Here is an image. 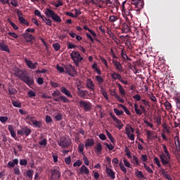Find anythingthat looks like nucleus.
<instances>
[{
  "instance_id": "nucleus-15",
  "label": "nucleus",
  "mask_w": 180,
  "mask_h": 180,
  "mask_svg": "<svg viewBox=\"0 0 180 180\" xmlns=\"http://www.w3.org/2000/svg\"><path fill=\"white\" fill-rule=\"evenodd\" d=\"M60 92L63 93V95H65L67 98H72V94H71V91H70V90H68L65 86H62L60 88Z\"/></svg>"
},
{
  "instance_id": "nucleus-17",
  "label": "nucleus",
  "mask_w": 180,
  "mask_h": 180,
  "mask_svg": "<svg viewBox=\"0 0 180 180\" xmlns=\"http://www.w3.org/2000/svg\"><path fill=\"white\" fill-rule=\"evenodd\" d=\"M15 77L19 78V79H20V81H22L23 77L26 75V73L23 72V70H22L20 69H17L15 70Z\"/></svg>"
},
{
  "instance_id": "nucleus-30",
  "label": "nucleus",
  "mask_w": 180,
  "mask_h": 180,
  "mask_svg": "<svg viewBox=\"0 0 180 180\" xmlns=\"http://www.w3.org/2000/svg\"><path fill=\"white\" fill-rule=\"evenodd\" d=\"M117 86L119 89L120 94L122 95V98H124V96H126V90L123 89V86H122V84L118 83Z\"/></svg>"
},
{
  "instance_id": "nucleus-55",
  "label": "nucleus",
  "mask_w": 180,
  "mask_h": 180,
  "mask_svg": "<svg viewBox=\"0 0 180 180\" xmlns=\"http://www.w3.org/2000/svg\"><path fill=\"white\" fill-rule=\"evenodd\" d=\"M50 84L52 88H58V86H60V84L58 83L54 82L53 81L50 82Z\"/></svg>"
},
{
  "instance_id": "nucleus-50",
  "label": "nucleus",
  "mask_w": 180,
  "mask_h": 180,
  "mask_svg": "<svg viewBox=\"0 0 180 180\" xmlns=\"http://www.w3.org/2000/svg\"><path fill=\"white\" fill-rule=\"evenodd\" d=\"M110 94L111 96H115V99L119 96V95H117V93H116L115 89H114L113 90H110Z\"/></svg>"
},
{
  "instance_id": "nucleus-3",
  "label": "nucleus",
  "mask_w": 180,
  "mask_h": 180,
  "mask_svg": "<svg viewBox=\"0 0 180 180\" xmlns=\"http://www.w3.org/2000/svg\"><path fill=\"white\" fill-rule=\"evenodd\" d=\"M61 171L60 167L54 166L51 169V180H60Z\"/></svg>"
},
{
  "instance_id": "nucleus-42",
  "label": "nucleus",
  "mask_w": 180,
  "mask_h": 180,
  "mask_svg": "<svg viewBox=\"0 0 180 180\" xmlns=\"http://www.w3.org/2000/svg\"><path fill=\"white\" fill-rule=\"evenodd\" d=\"M34 15L36 16H38L39 18H41V19H42V20H44V19H45L44 15H41V13L39 10H35L34 11Z\"/></svg>"
},
{
  "instance_id": "nucleus-22",
  "label": "nucleus",
  "mask_w": 180,
  "mask_h": 180,
  "mask_svg": "<svg viewBox=\"0 0 180 180\" xmlns=\"http://www.w3.org/2000/svg\"><path fill=\"white\" fill-rule=\"evenodd\" d=\"M112 63L114 64L116 70L118 71H123V67L122 66V63L116 60H112Z\"/></svg>"
},
{
  "instance_id": "nucleus-4",
  "label": "nucleus",
  "mask_w": 180,
  "mask_h": 180,
  "mask_svg": "<svg viewBox=\"0 0 180 180\" xmlns=\"http://www.w3.org/2000/svg\"><path fill=\"white\" fill-rule=\"evenodd\" d=\"M70 57H71L72 60H73V62L75 63L76 67H79V63H81V61H82V60H84V58L82 56H81V53H79L77 51H73L70 53Z\"/></svg>"
},
{
  "instance_id": "nucleus-45",
  "label": "nucleus",
  "mask_w": 180,
  "mask_h": 180,
  "mask_svg": "<svg viewBox=\"0 0 180 180\" xmlns=\"http://www.w3.org/2000/svg\"><path fill=\"white\" fill-rule=\"evenodd\" d=\"M174 143H175L176 147H179V146H180L179 136H175L174 138Z\"/></svg>"
},
{
  "instance_id": "nucleus-59",
  "label": "nucleus",
  "mask_w": 180,
  "mask_h": 180,
  "mask_svg": "<svg viewBox=\"0 0 180 180\" xmlns=\"http://www.w3.org/2000/svg\"><path fill=\"white\" fill-rule=\"evenodd\" d=\"M20 165H24V166L27 165V160H26V159H21L20 160Z\"/></svg>"
},
{
  "instance_id": "nucleus-57",
  "label": "nucleus",
  "mask_w": 180,
  "mask_h": 180,
  "mask_svg": "<svg viewBox=\"0 0 180 180\" xmlns=\"http://www.w3.org/2000/svg\"><path fill=\"white\" fill-rule=\"evenodd\" d=\"M144 168L146 169L149 174H153L154 172L152 170L150 167H148L147 165L144 164Z\"/></svg>"
},
{
  "instance_id": "nucleus-24",
  "label": "nucleus",
  "mask_w": 180,
  "mask_h": 180,
  "mask_svg": "<svg viewBox=\"0 0 180 180\" xmlns=\"http://www.w3.org/2000/svg\"><path fill=\"white\" fill-rule=\"evenodd\" d=\"M19 164V160L18 158H15L13 160V161H9L8 162V168H13L15 167V165H18Z\"/></svg>"
},
{
  "instance_id": "nucleus-37",
  "label": "nucleus",
  "mask_w": 180,
  "mask_h": 180,
  "mask_svg": "<svg viewBox=\"0 0 180 180\" xmlns=\"http://www.w3.org/2000/svg\"><path fill=\"white\" fill-rule=\"evenodd\" d=\"M55 51H59L60 49H61V45L58 44V42L53 43L52 44Z\"/></svg>"
},
{
  "instance_id": "nucleus-13",
  "label": "nucleus",
  "mask_w": 180,
  "mask_h": 180,
  "mask_svg": "<svg viewBox=\"0 0 180 180\" xmlns=\"http://www.w3.org/2000/svg\"><path fill=\"white\" fill-rule=\"evenodd\" d=\"M105 173L107 174L109 178L111 179H115L116 178V173L113 172V170L108 167H105Z\"/></svg>"
},
{
  "instance_id": "nucleus-23",
  "label": "nucleus",
  "mask_w": 180,
  "mask_h": 180,
  "mask_svg": "<svg viewBox=\"0 0 180 180\" xmlns=\"http://www.w3.org/2000/svg\"><path fill=\"white\" fill-rule=\"evenodd\" d=\"M96 80L98 82V85L101 89H103V86H102V84H103V77L101 75H97L96 77Z\"/></svg>"
},
{
  "instance_id": "nucleus-2",
  "label": "nucleus",
  "mask_w": 180,
  "mask_h": 180,
  "mask_svg": "<svg viewBox=\"0 0 180 180\" xmlns=\"http://www.w3.org/2000/svg\"><path fill=\"white\" fill-rule=\"evenodd\" d=\"M160 161L164 167H167V168H172L171 165V153L167 155V153H162L160 155Z\"/></svg>"
},
{
  "instance_id": "nucleus-46",
  "label": "nucleus",
  "mask_w": 180,
  "mask_h": 180,
  "mask_svg": "<svg viewBox=\"0 0 180 180\" xmlns=\"http://www.w3.org/2000/svg\"><path fill=\"white\" fill-rule=\"evenodd\" d=\"M12 104L15 108H22V103L19 101H14L12 102Z\"/></svg>"
},
{
  "instance_id": "nucleus-34",
  "label": "nucleus",
  "mask_w": 180,
  "mask_h": 180,
  "mask_svg": "<svg viewBox=\"0 0 180 180\" xmlns=\"http://www.w3.org/2000/svg\"><path fill=\"white\" fill-rule=\"evenodd\" d=\"M18 20L22 25H26V26H29L30 25L29 22L26 20L23 17H20Z\"/></svg>"
},
{
  "instance_id": "nucleus-61",
  "label": "nucleus",
  "mask_w": 180,
  "mask_h": 180,
  "mask_svg": "<svg viewBox=\"0 0 180 180\" xmlns=\"http://www.w3.org/2000/svg\"><path fill=\"white\" fill-rule=\"evenodd\" d=\"M131 8L130 9L127 10H124V13L125 15V16H133V15L131 14V13L130 12Z\"/></svg>"
},
{
  "instance_id": "nucleus-60",
  "label": "nucleus",
  "mask_w": 180,
  "mask_h": 180,
  "mask_svg": "<svg viewBox=\"0 0 180 180\" xmlns=\"http://www.w3.org/2000/svg\"><path fill=\"white\" fill-rule=\"evenodd\" d=\"M149 98L152 102H157V98L155 96H154V94H149Z\"/></svg>"
},
{
  "instance_id": "nucleus-14",
  "label": "nucleus",
  "mask_w": 180,
  "mask_h": 180,
  "mask_svg": "<svg viewBox=\"0 0 180 180\" xmlns=\"http://www.w3.org/2000/svg\"><path fill=\"white\" fill-rule=\"evenodd\" d=\"M0 50L1 51H6V53H11V49H9V46L5 43V41H2L0 42Z\"/></svg>"
},
{
  "instance_id": "nucleus-19",
  "label": "nucleus",
  "mask_w": 180,
  "mask_h": 180,
  "mask_svg": "<svg viewBox=\"0 0 180 180\" xmlns=\"http://www.w3.org/2000/svg\"><path fill=\"white\" fill-rule=\"evenodd\" d=\"M8 131H10L11 134V137L15 140H18V137H16V132H15V129L12 127V125H8Z\"/></svg>"
},
{
  "instance_id": "nucleus-64",
  "label": "nucleus",
  "mask_w": 180,
  "mask_h": 180,
  "mask_svg": "<svg viewBox=\"0 0 180 180\" xmlns=\"http://www.w3.org/2000/svg\"><path fill=\"white\" fill-rule=\"evenodd\" d=\"M0 122L1 123H6V122H8V117H0Z\"/></svg>"
},
{
  "instance_id": "nucleus-20",
  "label": "nucleus",
  "mask_w": 180,
  "mask_h": 180,
  "mask_svg": "<svg viewBox=\"0 0 180 180\" xmlns=\"http://www.w3.org/2000/svg\"><path fill=\"white\" fill-rule=\"evenodd\" d=\"M30 122H32V124H34L35 127H41V121H37L36 119H34V117H32L30 118Z\"/></svg>"
},
{
  "instance_id": "nucleus-7",
  "label": "nucleus",
  "mask_w": 180,
  "mask_h": 180,
  "mask_svg": "<svg viewBox=\"0 0 180 180\" xmlns=\"http://www.w3.org/2000/svg\"><path fill=\"white\" fill-rule=\"evenodd\" d=\"M108 22L111 25H113L114 27H120L121 20L119 16L114 15H110Z\"/></svg>"
},
{
  "instance_id": "nucleus-5",
  "label": "nucleus",
  "mask_w": 180,
  "mask_h": 180,
  "mask_svg": "<svg viewBox=\"0 0 180 180\" xmlns=\"http://www.w3.org/2000/svg\"><path fill=\"white\" fill-rule=\"evenodd\" d=\"M77 103L79 108L84 109L85 112H91L92 110V104L89 101L79 100Z\"/></svg>"
},
{
  "instance_id": "nucleus-1",
  "label": "nucleus",
  "mask_w": 180,
  "mask_h": 180,
  "mask_svg": "<svg viewBox=\"0 0 180 180\" xmlns=\"http://www.w3.org/2000/svg\"><path fill=\"white\" fill-rule=\"evenodd\" d=\"M44 14L46 15V18H51L54 22L61 23V17L57 15L54 11L51 10V8H46Z\"/></svg>"
},
{
  "instance_id": "nucleus-12",
  "label": "nucleus",
  "mask_w": 180,
  "mask_h": 180,
  "mask_svg": "<svg viewBox=\"0 0 180 180\" xmlns=\"http://www.w3.org/2000/svg\"><path fill=\"white\" fill-rule=\"evenodd\" d=\"M88 94V91L82 90L81 88L77 87V94L79 98H82L83 99H86V94Z\"/></svg>"
},
{
  "instance_id": "nucleus-35",
  "label": "nucleus",
  "mask_w": 180,
  "mask_h": 180,
  "mask_svg": "<svg viewBox=\"0 0 180 180\" xmlns=\"http://www.w3.org/2000/svg\"><path fill=\"white\" fill-rule=\"evenodd\" d=\"M110 116H111L112 119L114 120V122L117 123V124H120V123H122V121L117 119V117H116V115H115V114L110 113Z\"/></svg>"
},
{
  "instance_id": "nucleus-49",
  "label": "nucleus",
  "mask_w": 180,
  "mask_h": 180,
  "mask_svg": "<svg viewBox=\"0 0 180 180\" xmlns=\"http://www.w3.org/2000/svg\"><path fill=\"white\" fill-rule=\"evenodd\" d=\"M154 162L158 167V168H161V162H160V159L158 157L154 158Z\"/></svg>"
},
{
  "instance_id": "nucleus-10",
  "label": "nucleus",
  "mask_w": 180,
  "mask_h": 180,
  "mask_svg": "<svg viewBox=\"0 0 180 180\" xmlns=\"http://www.w3.org/2000/svg\"><path fill=\"white\" fill-rule=\"evenodd\" d=\"M25 84H26L27 86H32L34 84V79L33 77H30L27 75H25V77H22V80Z\"/></svg>"
},
{
  "instance_id": "nucleus-18",
  "label": "nucleus",
  "mask_w": 180,
  "mask_h": 180,
  "mask_svg": "<svg viewBox=\"0 0 180 180\" xmlns=\"http://www.w3.org/2000/svg\"><path fill=\"white\" fill-rule=\"evenodd\" d=\"M86 85L89 89H91V91H95V84H94V82L91 79H87Z\"/></svg>"
},
{
  "instance_id": "nucleus-29",
  "label": "nucleus",
  "mask_w": 180,
  "mask_h": 180,
  "mask_svg": "<svg viewBox=\"0 0 180 180\" xmlns=\"http://www.w3.org/2000/svg\"><path fill=\"white\" fill-rule=\"evenodd\" d=\"M102 143H98L95 147L96 154H102Z\"/></svg>"
},
{
  "instance_id": "nucleus-62",
  "label": "nucleus",
  "mask_w": 180,
  "mask_h": 180,
  "mask_svg": "<svg viewBox=\"0 0 180 180\" xmlns=\"http://www.w3.org/2000/svg\"><path fill=\"white\" fill-rule=\"evenodd\" d=\"M152 136H153V133H151V131H147L146 132L147 140H152V138H151Z\"/></svg>"
},
{
  "instance_id": "nucleus-43",
  "label": "nucleus",
  "mask_w": 180,
  "mask_h": 180,
  "mask_svg": "<svg viewBox=\"0 0 180 180\" xmlns=\"http://www.w3.org/2000/svg\"><path fill=\"white\" fill-rule=\"evenodd\" d=\"M84 148H85V145H84V143L79 144V146H78L79 153H82V154H84Z\"/></svg>"
},
{
  "instance_id": "nucleus-16",
  "label": "nucleus",
  "mask_w": 180,
  "mask_h": 180,
  "mask_svg": "<svg viewBox=\"0 0 180 180\" xmlns=\"http://www.w3.org/2000/svg\"><path fill=\"white\" fill-rule=\"evenodd\" d=\"M23 37L25 40H26L27 43H32V40H34L35 37L32 34H29V32H25L23 34Z\"/></svg>"
},
{
  "instance_id": "nucleus-31",
  "label": "nucleus",
  "mask_w": 180,
  "mask_h": 180,
  "mask_svg": "<svg viewBox=\"0 0 180 180\" xmlns=\"http://www.w3.org/2000/svg\"><path fill=\"white\" fill-rule=\"evenodd\" d=\"M80 172L81 174H86V175H88V174H89V169H88V167H85V165H83L80 167Z\"/></svg>"
},
{
  "instance_id": "nucleus-47",
  "label": "nucleus",
  "mask_w": 180,
  "mask_h": 180,
  "mask_svg": "<svg viewBox=\"0 0 180 180\" xmlns=\"http://www.w3.org/2000/svg\"><path fill=\"white\" fill-rule=\"evenodd\" d=\"M114 113H115L117 116H122V115H123L124 112L123 110H119L117 108H114Z\"/></svg>"
},
{
  "instance_id": "nucleus-38",
  "label": "nucleus",
  "mask_w": 180,
  "mask_h": 180,
  "mask_svg": "<svg viewBox=\"0 0 180 180\" xmlns=\"http://www.w3.org/2000/svg\"><path fill=\"white\" fill-rule=\"evenodd\" d=\"M84 30H88L89 32V33H91L94 37H96V34L95 33V32L94 30L89 29L88 27V26L84 25Z\"/></svg>"
},
{
  "instance_id": "nucleus-11",
  "label": "nucleus",
  "mask_w": 180,
  "mask_h": 180,
  "mask_svg": "<svg viewBox=\"0 0 180 180\" xmlns=\"http://www.w3.org/2000/svg\"><path fill=\"white\" fill-rule=\"evenodd\" d=\"M60 147L63 148H67L70 146V141L65 137H60V141L58 142Z\"/></svg>"
},
{
  "instance_id": "nucleus-44",
  "label": "nucleus",
  "mask_w": 180,
  "mask_h": 180,
  "mask_svg": "<svg viewBox=\"0 0 180 180\" xmlns=\"http://www.w3.org/2000/svg\"><path fill=\"white\" fill-rule=\"evenodd\" d=\"M136 175L138 178H141V179H144V174H143V172L140 170H136Z\"/></svg>"
},
{
  "instance_id": "nucleus-52",
  "label": "nucleus",
  "mask_w": 180,
  "mask_h": 180,
  "mask_svg": "<svg viewBox=\"0 0 180 180\" xmlns=\"http://www.w3.org/2000/svg\"><path fill=\"white\" fill-rule=\"evenodd\" d=\"M104 146L108 148L110 151H112L113 148H115V146L112 145V143H104Z\"/></svg>"
},
{
  "instance_id": "nucleus-6",
  "label": "nucleus",
  "mask_w": 180,
  "mask_h": 180,
  "mask_svg": "<svg viewBox=\"0 0 180 180\" xmlns=\"http://www.w3.org/2000/svg\"><path fill=\"white\" fill-rule=\"evenodd\" d=\"M131 8H134L135 11L140 12L141 9L144 8V0H131Z\"/></svg>"
},
{
  "instance_id": "nucleus-8",
  "label": "nucleus",
  "mask_w": 180,
  "mask_h": 180,
  "mask_svg": "<svg viewBox=\"0 0 180 180\" xmlns=\"http://www.w3.org/2000/svg\"><path fill=\"white\" fill-rule=\"evenodd\" d=\"M66 70V74L69 75L70 77H75L77 75V70L75 67L72 66V65L70 64L65 67Z\"/></svg>"
},
{
  "instance_id": "nucleus-63",
  "label": "nucleus",
  "mask_w": 180,
  "mask_h": 180,
  "mask_svg": "<svg viewBox=\"0 0 180 180\" xmlns=\"http://www.w3.org/2000/svg\"><path fill=\"white\" fill-rule=\"evenodd\" d=\"M65 162L66 165H70L71 164V157H68L65 158Z\"/></svg>"
},
{
  "instance_id": "nucleus-41",
  "label": "nucleus",
  "mask_w": 180,
  "mask_h": 180,
  "mask_svg": "<svg viewBox=\"0 0 180 180\" xmlns=\"http://www.w3.org/2000/svg\"><path fill=\"white\" fill-rule=\"evenodd\" d=\"M18 90L13 88H8V95H16Z\"/></svg>"
},
{
  "instance_id": "nucleus-56",
  "label": "nucleus",
  "mask_w": 180,
  "mask_h": 180,
  "mask_svg": "<svg viewBox=\"0 0 180 180\" xmlns=\"http://www.w3.org/2000/svg\"><path fill=\"white\" fill-rule=\"evenodd\" d=\"M78 47L77 45L72 44L70 42L68 43V49H77Z\"/></svg>"
},
{
  "instance_id": "nucleus-54",
  "label": "nucleus",
  "mask_w": 180,
  "mask_h": 180,
  "mask_svg": "<svg viewBox=\"0 0 180 180\" xmlns=\"http://www.w3.org/2000/svg\"><path fill=\"white\" fill-rule=\"evenodd\" d=\"M101 93L103 96H104L105 99H106L107 101L109 99V97H108V92L105 90H103V89H101Z\"/></svg>"
},
{
  "instance_id": "nucleus-36",
  "label": "nucleus",
  "mask_w": 180,
  "mask_h": 180,
  "mask_svg": "<svg viewBox=\"0 0 180 180\" xmlns=\"http://www.w3.org/2000/svg\"><path fill=\"white\" fill-rule=\"evenodd\" d=\"M8 23H9L11 25V26H12V27L15 30H18V29H19V27H18V25H16L13 22H12V20H11V19H8L7 20Z\"/></svg>"
},
{
  "instance_id": "nucleus-21",
  "label": "nucleus",
  "mask_w": 180,
  "mask_h": 180,
  "mask_svg": "<svg viewBox=\"0 0 180 180\" xmlns=\"http://www.w3.org/2000/svg\"><path fill=\"white\" fill-rule=\"evenodd\" d=\"M121 56L122 57V61H131V58H130L127 54L126 53V51L124 49H122L121 51Z\"/></svg>"
},
{
  "instance_id": "nucleus-53",
  "label": "nucleus",
  "mask_w": 180,
  "mask_h": 180,
  "mask_svg": "<svg viewBox=\"0 0 180 180\" xmlns=\"http://www.w3.org/2000/svg\"><path fill=\"white\" fill-rule=\"evenodd\" d=\"M55 119H56V120H57L58 122H60V120H63V114H61V113H58V114L55 116Z\"/></svg>"
},
{
  "instance_id": "nucleus-58",
  "label": "nucleus",
  "mask_w": 180,
  "mask_h": 180,
  "mask_svg": "<svg viewBox=\"0 0 180 180\" xmlns=\"http://www.w3.org/2000/svg\"><path fill=\"white\" fill-rule=\"evenodd\" d=\"M81 165H82V161L78 160H77L74 164H73V167H81Z\"/></svg>"
},
{
  "instance_id": "nucleus-28",
  "label": "nucleus",
  "mask_w": 180,
  "mask_h": 180,
  "mask_svg": "<svg viewBox=\"0 0 180 180\" xmlns=\"http://www.w3.org/2000/svg\"><path fill=\"white\" fill-rule=\"evenodd\" d=\"M123 33H129L130 32V27L126 22H124L122 26Z\"/></svg>"
},
{
  "instance_id": "nucleus-48",
  "label": "nucleus",
  "mask_w": 180,
  "mask_h": 180,
  "mask_svg": "<svg viewBox=\"0 0 180 180\" xmlns=\"http://www.w3.org/2000/svg\"><path fill=\"white\" fill-rule=\"evenodd\" d=\"M39 146H44V147H46L47 146V139L45 138L40 141H39Z\"/></svg>"
},
{
  "instance_id": "nucleus-51",
  "label": "nucleus",
  "mask_w": 180,
  "mask_h": 180,
  "mask_svg": "<svg viewBox=\"0 0 180 180\" xmlns=\"http://www.w3.org/2000/svg\"><path fill=\"white\" fill-rule=\"evenodd\" d=\"M28 96L30 98H34V96H36V92L33 90H30L28 92Z\"/></svg>"
},
{
  "instance_id": "nucleus-25",
  "label": "nucleus",
  "mask_w": 180,
  "mask_h": 180,
  "mask_svg": "<svg viewBox=\"0 0 180 180\" xmlns=\"http://www.w3.org/2000/svg\"><path fill=\"white\" fill-rule=\"evenodd\" d=\"M25 63L26 65L28 66V68H30V70H34V68H36V66H34V64L33 63V62H32V60H30L27 58H25Z\"/></svg>"
},
{
  "instance_id": "nucleus-9",
  "label": "nucleus",
  "mask_w": 180,
  "mask_h": 180,
  "mask_svg": "<svg viewBox=\"0 0 180 180\" xmlns=\"http://www.w3.org/2000/svg\"><path fill=\"white\" fill-rule=\"evenodd\" d=\"M32 130L27 127H24L21 129L17 131V134H18V136H25L26 137L30 136Z\"/></svg>"
},
{
  "instance_id": "nucleus-26",
  "label": "nucleus",
  "mask_w": 180,
  "mask_h": 180,
  "mask_svg": "<svg viewBox=\"0 0 180 180\" xmlns=\"http://www.w3.org/2000/svg\"><path fill=\"white\" fill-rule=\"evenodd\" d=\"M94 144H95V141H94V139H87L84 146L86 148H88V147H92Z\"/></svg>"
},
{
  "instance_id": "nucleus-27",
  "label": "nucleus",
  "mask_w": 180,
  "mask_h": 180,
  "mask_svg": "<svg viewBox=\"0 0 180 180\" xmlns=\"http://www.w3.org/2000/svg\"><path fill=\"white\" fill-rule=\"evenodd\" d=\"M161 172H162V175L164 176V178H165V179L167 180H172V177L171 176V175H169L168 174V172L165 171V169H161Z\"/></svg>"
},
{
  "instance_id": "nucleus-39",
  "label": "nucleus",
  "mask_w": 180,
  "mask_h": 180,
  "mask_svg": "<svg viewBox=\"0 0 180 180\" xmlns=\"http://www.w3.org/2000/svg\"><path fill=\"white\" fill-rule=\"evenodd\" d=\"M60 99L63 103H68V102H70V99L65 96H60Z\"/></svg>"
},
{
  "instance_id": "nucleus-33",
  "label": "nucleus",
  "mask_w": 180,
  "mask_h": 180,
  "mask_svg": "<svg viewBox=\"0 0 180 180\" xmlns=\"http://www.w3.org/2000/svg\"><path fill=\"white\" fill-rule=\"evenodd\" d=\"M164 105L168 110V112H171V110H172V105H171V103H169V101L165 102Z\"/></svg>"
},
{
  "instance_id": "nucleus-40",
  "label": "nucleus",
  "mask_w": 180,
  "mask_h": 180,
  "mask_svg": "<svg viewBox=\"0 0 180 180\" xmlns=\"http://www.w3.org/2000/svg\"><path fill=\"white\" fill-rule=\"evenodd\" d=\"M42 20L43 22H45L46 25H47L48 26H51L53 23V20L46 18V16H44V18Z\"/></svg>"
},
{
  "instance_id": "nucleus-32",
  "label": "nucleus",
  "mask_w": 180,
  "mask_h": 180,
  "mask_svg": "<svg viewBox=\"0 0 180 180\" xmlns=\"http://www.w3.org/2000/svg\"><path fill=\"white\" fill-rule=\"evenodd\" d=\"M33 174H34V172L32 169H28L27 172L25 173V176H27L29 179H33Z\"/></svg>"
}]
</instances>
